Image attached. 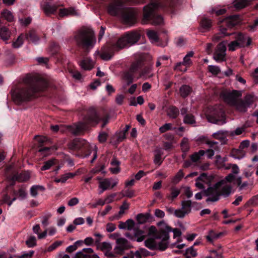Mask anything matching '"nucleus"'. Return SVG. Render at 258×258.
Wrapping results in <instances>:
<instances>
[{"label":"nucleus","instance_id":"1","mask_svg":"<svg viewBox=\"0 0 258 258\" xmlns=\"http://www.w3.org/2000/svg\"><path fill=\"white\" fill-rule=\"evenodd\" d=\"M181 0H151L149 4L143 7L142 23L160 25L163 22V18L158 12L175 14L181 5Z\"/></svg>","mask_w":258,"mask_h":258},{"label":"nucleus","instance_id":"2","mask_svg":"<svg viewBox=\"0 0 258 258\" xmlns=\"http://www.w3.org/2000/svg\"><path fill=\"white\" fill-rule=\"evenodd\" d=\"M22 86H17L11 91L14 101L19 105H24L38 97L47 88L46 82L31 78L23 80Z\"/></svg>","mask_w":258,"mask_h":258},{"label":"nucleus","instance_id":"3","mask_svg":"<svg viewBox=\"0 0 258 258\" xmlns=\"http://www.w3.org/2000/svg\"><path fill=\"white\" fill-rule=\"evenodd\" d=\"M241 20L239 15H234L224 19L219 20L218 25L219 28V33L214 36V38L219 40L221 38L226 36L234 35L236 41L242 46H248L251 43V39L248 37L246 43H245L246 37L241 32L238 33L231 32V30L237 25L239 24Z\"/></svg>","mask_w":258,"mask_h":258},{"label":"nucleus","instance_id":"4","mask_svg":"<svg viewBox=\"0 0 258 258\" xmlns=\"http://www.w3.org/2000/svg\"><path fill=\"white\" fill-rule=\"evenodd\" d=\"M141 38V34L137 31H131L118 37L116 41L111 44L104 46L101 52L98 51L101 58L104 60L111 59L115 51H118L128 45L137 43Z\"/></svg>","mask_w":258,"mask_h":258},{"label":"nucleus","instance_id":"5","mask_svg":"<svg viewBox=\"0 0 258 258\" xmlns=\"http://www.w3.org/2000/svg\"><path fill=\"white\" fill-rule=\"evenodd\" d=\"M107 12L111 16L117 17L125 24L132 26L137 22L138 12L133 8L123 7L120 1L110 3Z\"/></svg>","mask_w":258,"mask_h":258},{"label":"nucleus","instance_id":"6","mask_svg":"<svg viewBox=\"0 0 258 258\" xmlns=\"http://www.w3.org/2000/svg\"><path fill=\"white\" fill-rule=\"evenodd\" d=\"M73 40L77 47L83 50L84 55H86L96 43V37L93 31L88 29L77 31L74 34Z\"/></svg>","mask_w":258,"mask_h":258},{"label":"nucleus","instance_id":"7","mask_svg":"<svg viewBox=\"0 0 258 258\" xmlns=\"http://www.w3.org/2000/svg\"><path fill=\"white\" fill-rule=\"evenodd\" d=\"M238 96L237 90H233L231 92H225L222 94L225 100L234 105L236 109L240 112H245L254 102V97L250 94L246 95L244 100H236V98Z\"/></svg>","mask_w":258,"mask_h":258},{"label":"nucleus","instance_id":"8","mask_svg":"<svg viewBox=\"0 0 258 258\" xmlns=\"http://www.w3.org/2000/svg\"><path fill=\"white\" fill-rule=\"evenodd\" d=\"M70 152H73L81 157H86L90 155L92 152L89 143L84 139L76 138L68 144Z\"/></svg>","mask_w":258,"mask_h":258},{"label":"nucleus","instance_id":"9","mask_svg":"<svg viewBox=\"0 0 258 258\" xmlns=\"http://www.w3.org/2000/svg\"><path fill=\"white\" fill-rule=\"evenodd\" d=\"M110 116L109 113L104 111L102 117H101L94 109H90L87 114L84 117L83 120L86 125L95 126L100 120L102 121L101 127L104 128L108 123Z\"/></svg>","mask_w":258,"mask_h":258},{"label":"nucleus","instance_id":"10","mask_svg":"<svg viewBox=\"0 0 258 258\" xmlns=\"http://www.w3.org/2000/svg\"><path fill=\"white\" fill-rule=\"evenodd\" d=\"M130 71L133 73L139 72L141 77L150 76L151 69L150 67H144L143 61L140 59L132 63Z\"/></svg>","mask_w":258,"mask_h":258},{"label":"nucleus","instance_id":"11","mask_svg":"<svg viewBox=\"0 0 258 258\" xmlns=\"http://www.w3.org/2000/svg\"><path fill=\"white\" fill-rule=\"evenodd\" d=\"M208 121L210 122L222 125L226 123V115L222 109L214 110L207 116Z\"/></svg>","mask_w":258,"mask_h":258},{"label":"nucleus","instance_id":"12","mask_svg":"<svg viewBox=\"0 0 258 258\" xmlns=\"http://www.w3.org/2000/svg\"><path fill=\"white\" fill-rule=\"evenodd\" d=\"M116 242L117 245L114 248V250L117 254H122L124 250L133 247L130 242L124 238H117Z\"/></svg>","mask_w":258,"mask_h":258},{"label":"nucleus","instance_id":"13","mask_svg":"<svg viewBox=\"0 0 258 258\" xmlns=\"http://www.w3.org/2000/svg\"><path fill=\"white\" fill-rule=\"evenodd\" d=\"M226 50V46L220 43L216 47L213 54V58L217 62L223 61L225 60V51Z\"/></svg>","mask_w":258,"mask_h":258},{"label":"nucleus","instance_id":"14","mask_svg":"<svg viewBox=\"0 0 258 258\" xmlns=\"http://www.w3.org/2000/svg\"><path fill=\"white\" fill-rule=\"evenodd\" d=\"M200 30L202 32L208 31L212 26V22L211 19L206 17H203L200 22Z\"/></svg>","mask_w":258,"mask_h":258},{"label":"nucleus","instance_id":"15","mask_svg":"<svg viewBox=\"0 0 258 258\" xmlns=\"http://www.w3.org/2000/svg\"><path fill=\"white\" fill-rule=\"evenodd\" d=\"M172 230V228L171 227L166 225L165 229L160 230L159 234L156 236V238L157 239L162 238V241H166L169 239V232H171Z\"/></svg>","mask_w":258,"mask_h":258},{"label":"nucleus","instance_id":"16","mask_svg":"<svg viewBox=\"0 0 258 258\" xmlns=\"http://www.w3.org/2000/svg\"><path fill=\"white\" fill-rule=\"evenodd\" d=\"M223 184V181L217 183L214 187H209L203 191V194L206 197L214 195L218 192V189Z\"/></svg>","mask_w":258,"mask_h":258},{"label":"nucleus","instance_id":"17","mask_svg":"<svg viewBox=\"0 0 258 258\" xmlns=\"http://www.w3.org/2000/svg\"><path fill=\"white\" fill-rule=\"evenodd\" d=\"M39 143L38 151L42 153H48L50 148L48 147L43 146V144L47 141V138L45 137H37Z\"/></svg>","mask_w":258,"mask_h":258},{"label":"nucleus","instance_id":"18","mask_svg":"<svg viewBox=\"0 0 258 258\" xmlns=\"http://www.w3.org/2000/svg\"><path fill=\"white\" fill-rule=\"evenodd\" d=\"M164 152L160 148H157L155 150V155L154 158V163L160 166L162 164L164 159L162 158V156L163 155Z\"/></svg>","mask_w":258,"mask_h":258},{"label":"nucleus","instance_id":"19","mask_svg":"<svg viewBox=\"0 0 258 258\" xmlns=\"http://www.w3.org/2000/svg\"><path fill=\"white\" fill-rule=\"evenodd\" d=\"M110 164L112 167H110L109 169L112 173L117 174L120 172V168L119 167V165L120 164V162L115 157H113L111 161Z\"/></svg>","mask_w":258,"mask_h":258},{"label":"nucleus","instance_id":"20","mask_svg":"<svg viewBox=\"0 0 258 258\" xmlns=\"http://www.w3.org/2000/svg\"><path fill=\"white\" fill-rule=\"evenodd\" d=\"M58 6L55 5H51L48 3L45 4L43 7V10L47 16L54 14L56 12Z\"/></svg>","mask_w":258,"mask_h":258},{"label":"nucleus","instance_id":"21","mask_svg":"<svg viewBox=\"0 0 258 258\" xmlns=\"http://www.w3.org/2000/svg\"><path fill=\"white\" fill-rule=\"evenodd\" d=\"M192 89L189 85H183L179 88L180 96L183 98H185L191 93Z\"/></svg>","mask_w":258,"mask_h":258},{"label":"nucleus","instance_id":"22","mask_svg":"<svg viewBox=\"0 0 258 258\" xmlns=\"http://www.w3.org/2000/svg\"><path fill=\"white\" fill-rule=\"evenodd\" d=\"M155 238H149L146 239L145 242V246L152 250H156L158 248V245L156 241Z\"/></svg>","mask_w":258,"mask_h":258},{"label":"nucleus","instance_id":"23","mask_svg":"<svg viewBox=\"0 0 258 258\" xmlns=\"http://www.w3.org/2000/svg\"><path fill=\"white\" fill-rule=\"evenodd\" d=\"M179 114V111L177 107L175 106L169 107L167 112L168 116L172 119L176 118Z\"/></svg>","mask_w":258,"mask_h":258},{"label":"nucleus","instance_id":"24","mask_svg":"<svg viewBox=\"0 0 258 258\" xmlns=\"http://www.w3.org/2000/svg\"><path fill=\"white\" fill-rule=\"evenodd\" d=\"M78 63L81 68L84 70H90L93 68L90 59L88 58L79 60Z\"/></svg>","mask_w":258,"mask_h":258},{"label":"nucleus","instance_id":"25","mask_svg":"<svg viewBox=\"0 0 258 258\" xmlns=\"http://www.w3.org/2000/svg\"><path fill=\"white\" fill-rule=\"evenodd\" d=\"M230 155L235 159H241L245 156V152L242 149H233L231 150Z\"/></svg>","mask_w":258,"mask_h":258},{"label":"nucleus","instance_id":"26","mask_svg":"<svg viewBox=\"0 0 258 258\" xmlns=\"http://www.w3.org/2000/svg\"><path fill=\"white\" fill-rule=\"evenodd\" d=\"M249 0H235L234 3V6L237 10L243 9L249 4Z\"/></svg>","mask_w":258,"mask_h":258},{"label":"nucleus","instance_id":"27","mask_svg":"<svg viewBox=\"0 0 258 258\" xmlns=\"http://www.w3.org/2000/svg\"><path fill=\"white\" fill-rule=\"evenodd\" d=\"M26 38L34 43H36L39 40V37L36 34V31L34 30H31L27 32L26 34Z\"/></svg>","mask_w":258,"mask_h":258},{"label":"nucleus","instance_id":"28","mask_svg":"<svg viewBox=\"0 0 258 258\" xmlns=\"http://www.w3.org/2000/svg\"><path fill=\"white\" fill-rule=\"evenodd\" d=\"M147 35L153 43H157L159 41V36L154 30H148L147 32Z\"/></svg>","mask_w":258,"mask_h":258},{"label":"nucleus","instance_id":"29","mask_svg":"<svg viewBox=\"0 0 258 258\" xmlns=\"http://www.w3.org/2000/svg\"><path fill=\"white\" fill-rule=\"evenodd\" d=\"M100 239H96L95 241V244L97 246L98 248H100L101 250H110L111 249V246L109 243L106 242L100 243Z\"/></svg>","mask_w":258,"mask_h":258},{"label":"nucleus","instance_id":"30","mask_svg":"<svg viewBox=\"0 0 258 258\" xmlns=\"http://www.w3.org/2000/svg\"><path fill=\"white\" fill-rule=\"evenodd\" d=\"M110 185L111 183L109 179L106 178L103 181H100L99 187L101 188L102 190L99 191V194H102L104 191L107 190L110 187Z\"/></svg>","mask_w":258,"mask_h":258},{"label":"nucleus","instance_id":"31","mask_svg":"<svg viewBox=\"0 0 258 258\" xmlns=\"http://www.w3.org/2000/svg\"><path fill=\"white\" fill-rule=\"evenodd\" d=\"M1 16L8 21L11 22L14 21V16L12 13L7 9H4L1 12Z\"/></svg>","mask_w":258,"mask_h":258},{"label":"nucleus","instance_id":"32","mask_svg":"<svg viewBox=\"0 0 258 258\" xmlns=\"http://www.w3.org/2000/svg\"><path fill=\"white\" fill-rule=\"evenodd\" d=\"M11 35V32L9 29L6 27H2L0 30V36L2 39L7 40Z\"/></svg>","mask_w":258,"mask_h":258},{"label":"nucleus","instance_id":"33","mask_svg":"<svg viewBox=\"0 0 258 258\" xmlns=\"http://www.w3.org/2000/svg\"><path fill=\"white\" fill-rule=\"evenodd\" d=\"M227 161V158H222L220 155L216 156L215 164L218 168H222L225 167V163Z\"/></svg>","mask_w":258,"mask_h":258},{"label":"nucleus","instance_id":"34","mask_svg":"<svg viewBox=\"0 0 258 258\" xmlns=\"http://www.w3.org/2000/svg\"><path fill=\"white\" fill-rule=\"evenodd\" d=\"M144 231L141 229L136 228L134 231V235L137 241L141 242L145 238V236L144 235Z\"/></svg>","mask_w":258,"mask_h":258},{"label":"nucleus","instance_id":"35","mask_svg":"<svg viewBox=\"0 0 258 258\" xmlns=\"http://www.w3.org/2000/svg\"><path fill=\"white\" fill-rule=\"evenodd\" d=\"M183 121L185 124H194L196 123L195 117L191 113L185 114L183 117Z\"/></svg>","mask_w":258,"mask_h":258},{"label":"nucleus","instance_id":"36","mask_svg":"<svg viewBox=\"0 0 258 258\" xmlns=\"http://www.w3.org/2000/svg\"><path fill=\"white\" fill-rule=\"evenodd\" d=\"M84 127L82 124L75 125L73 126L70 127V131L74 135H78L82 133L84 131Z\"/></svg>","mask_w":258,"mask_h":258},{"label":"nucleus","instance_id":"37","mask_svg":"<svg viewBox=\"0 0 258 258\" xmlns=\"http://www.w3.org/2000/svg\"><path fill=\"white\" fill-rule=\"evenodd\" d=\"M232 187L230 185H225L222 187L221 191H218L220 196H224L225 197H228L231 192Z\"/></svg>","mask_w":258,"mask_h":258},{"label":"nucleus","instance_id":"38","mask_svg":"<svg viewBox=\"0 0 258 258\" xmlns=\"http://www.w3.org/2000/svg\"><path fill=\"white\" fill-rule=\"evenodd\" d=\"M45 188L41 185H33L30 188V194L33 197H36L38 195V191H43Z\"/></svg>","mask_w":258,"mask_h":258},{"label":"nucleus","instance_id":"39","mask_svg":"<svg viewBox=\"0 0 258 258\" xmlns=\"http://www.w3.org/2000/svg\"><path fill=\"white\" fill-rule=\"evenodd\" d=\"M30 178V175L29 173L26 172H23L20 173V174H18L15 175L13 177V179L14 180H19L20 181H26L29 180Z\"/></svg>","mask_w":258,"mask_h":258},{"label":"nucleus","instance_id":"40","mask_svg":"<svg viewBox=\"0 0 258 258\" xmlns=\"http://www.w3.org/2000/svg\"><path fill=\"white\" fill-rule=\"evenodd\" d=\"M150 214H139L137 216V220L139 224H144L148 220V219L150 218Z\"/></svg>","mask_w":258,"mask_h":258},{"label":"nucleus","instance_id":"41","mask_svg":"<svg viewBox=\"0 0 258 258\" xmlns=\"http://www.w3.org/2000/svg\"><path fill=\"white\" fill-rule=\"evenodd\" d=\"M192 202L190 200L183 201L181 202L182 209L187 213L189 214L191 212Z\"/></svg>","mask_w":258,"mask_h":258},{"label":"nucleus","instance_id":"42","mask_svg":"<svg viewBox=\"0 0 258 258\" xmlns=\"http://www.w3.org/2000/svg\"><path fill=\"white\" fill-rule=\"evenodd\" d=\"M74 12L75 10L73 8H70L69 9H60L59 11V16L60 17H63L69 14H74Z\"/></svg>","mask_w":258,"mask_h":258},{"label":"nucleus","instance_id":"43","mask_svg":"<svg viewBox=\"0 0 258 258\" xmlns=\"http://www.w3.org/2000/svg\"><path fill=\"white\" fill-rule=\"evenodd\" d=\"M24 37L23 34H21L15 41H13V47L15 48L20 47L24 43Z\"/></svg>","mask_w":258,"mask_h":258},{"label":"nucleus","instance_id":"44","mask_svg":"<svg viewBox=\"0 0 258 258\" xmlns=\"http://www.w3.org/2000/svg\"><path fill=\"white\" fill-rule=\"evenodd\" d=\"M55 159H50L44 163L43 165L41 167V170L44 171L49 169L52 166L55 164Z\"/></svg>","mask_w":258,"mask_h":258},{"label":"nucleus","instance_id":"45","mask_svg":"<svg viewBox=\"0 0 258 258\" xmlns=\"http://www.w3.org/2000/svg\"><path fill=\"white\" fill-rule=\"evenodd\" d=\"M170 190H171V196H168L167 198L171 199L172 200H174L180 194V191L179 189H178L174 187H172L170 188Z\"/></svg>","mask_w":258,"mask_h":258},{"label":"nucleus","instance_id":"46","mask_svg":"<svg viewBox=\"0 0 258 258\" xmlns=\"http://www.w3.org/2000/svg\"><path fill=\"white\" fill-rule=\"evenodd\" d=\"M50 51L53 56L57 55L59 50V46L56 43L53 42L50 44Z\"/></svg>","mask_w":258,"mask_h":258},{"label":"nucleus","instance_id":"47","mask_svg":"<svg viewBox=\"0 0 258 258\" xmlns=\"http://www.w3.org/2000/svg\"><path fill=\"white\" fill-rule=\"evenodd\" d=\"M75 258H99L96 254H85L82 251H78L75 255Z\"/></svg>","mask_w":258,"mask_h":258},{"label":"nucleus","instance_id":"48","mask_svg":"<svg viewBox=\"0 0 258 258\" xmlns=\"http://www.w3.org/2000/svg\"><path fill=\"white\" fill-rule=\"evenodd\" d=\"M184 174L182 169L179 170V171L176 173L175 176L174 177L172 182L174 183H177L179 181L181 180V179L183 177Z\"/></svg>","mask_w":258,"mask_h":258},{"label":"nucleus","instance_id":"49","mask_svg":"<svg viewBox=\"0 0 258 258\" xmlns=\"http://www.w3.org/2000/svg\"><path fill=\"white\" fill-rule=\"evenodd\" d=\"M172 124L171 123H166L160 127L159 132L160 133H164L168 131L172 130Z\"/></svg>","mask_w":258,"mask_h":258},{"label":"nucleus","instance_id":"50","mask_svg":"<svg viewBox=\"0 0 258 258\" xmlns=\"http://www.w3.org/2000/svg\"><path fill=\"white\" fill-rule=\"evenodd\" d=\"M228 135V132L224 131H219L213 135L214 138L217 139H223L224 137Z\"/></svg>","mask_w":258,"mask_h":258},{"label":"nucleus","instance_id":"51","mask_svg":"<svg viewBox=\"0 0 258 258\" xmlns=\"http://www.w3.org/2000/svg\"><path fill=\"white\" fill-rule=\"evenodd\" d=\"M258 205V195L252 197L245 204V207H248L251 205Z\"/></svg>","mask_w":258,"mask_h":258},{"label":"nucleus","instance_id":"52","mask_svg":"<svg viewBox=\"0 0 258 258\" xmlns=\"http://www.w3.org/2000/svg\"><path fill=\"white\" fill-rule=\"evenodd\" d=\"M181 148L183 152L186 153L188 151L189 147L187 143V139L183 138L180 144Z\"/></svg>","mask_w":258,"mask_h":258},{"label":"nucleus","instance_id":"53","mask_svg":"<svg viewBox=\"0 0 258 258\" xmlns=\"http://www.w3.org/2000/svg\"><path fill=\"white\" fill-rule=\"evenodd\" d=\"M26 245L29 247H33L36 245V239L34 236L29 237L26 241Z\"/></svg>","mask_w":258,"mask_h":258},{"label":"nucleus","instance_id":"54","mask_svg":"<svg viewBox=\"0 0 258 258\" xmlns=\"http://www.w3.org/2000/svg\"><path fill=\"white\" fill-rule=\"evenodd\" d=\"M208 71L214 75H217L220 72V68L216 66H209L208 67Z\"/></svg>","mask_w":258,"mask_h":258},{"label":"nucleus","instance_id":"55","mask_svg":"<svg viewBox=\"0 0 258 258\" xmlns=\"http://www.w3.org/2000/svg\"><path fill=\"white\" fill-rule=\"evenodd\" d=\"M237 47H243L241 46L238 41H236L235 40L234 41H231L228 44V48L230 51H234Z\"/></svg>","mask_w":258,"mask_h":258},{"label":"nucleus","instance_id":"56","mask_svg":"<svg viewBox=\"0 0 258 258\" xmlns=\"http://www.w3.org/2000/svg\"><path fill=\"white\" fill-rule=\"evenodd\" d=\"M174 214L176 217L183 218L186 214H188V213L181 208V209L175 210Z\"/></svg>","mask_w":258,"mask_h":258},{"label":"nucleus","instance_id":"57","mask_svg":"<svg viewBox=\"0 0 258 258\" xmlns=\"http://www.w3.org/2000/svg\"><path fill=\"white\" fill-rule=\"evenodd\" d=\"M108 135L104 132H100L98 135V140L100 143H103L106 141Z\"/></svg>","mask_w":258,"mask_h":258},{"label":"nucleus","instance_id":"58","mask_svg":"<svg viewBox=\"0 0 258 258\" xmlns=\"http://www.w3.org/2000/svg\"><path fill=\"white\" fill-rule=\"evenodd\" d=\"M160 231H158L156 228L154 226H151L149 229V234L153 236L156 238L157 235L159 234Z\"/></svg>","mask_w":258,"mask_h":258},{"label":"nucleus","instance_id":"59","mask_svg":"<svg viewBox=\"0 0 258 258\" xmlns=\"http://www.w3.org/2000/svg\"><path fill=\"white\" fill-rule=\"evenodd\" d=\"M226 12L225 9H219L217 8H214L212 9V12L215 13L217 16L222 15L224 14Z\"/></svg>","mask_w":258,"mask_h":258},{"label":"nucleus","instance_id":"60","mask_svg":"<svg viewBox=\"0 0 258 258\" xmlns=\"http://www.w3.org/2000/svg\"><path fill=\"white\" fill-rule=\"evenodd\" d=\"M123 192V197H126L127 198H131L135 196V191L133 190L127 189L124 190Z\"/></svg>","mask_w":258,"mask_h":258},{"label":"nucleus","instance_id":"61","mask_svg":"<svg viewBox=\"0 0 258 258\" xmlns=\"http://www.w3.org/2000/svg\"><path fill=\"white\" fill-rule=\"evenodd\" d=\"M188 253H190L193 257H195L197 256V252L194 248L193 246L186 249L185 254H188Z\"/></svg>","mask_w":258,"mask_h":258},{"label":"nucleus","instance_id":"62","mask_svg":"<svg viewBox=\"0 0 258 258\" xmlns=\"http://www.w3.org/2000/svg\"><path fill=\"white\" fill-rule=\"evenodd\" d=\"M212 197H209L206 199L207 202H214L218 201L219 200L220 194H219L218 192H217V194H215L214 195H212Z\"/></svg>","mask_w":258,"mask_h":258},{"label":"nucleus","instance_id":"63","mask_svg":"<svg viewBox=\"0 0 258 258\" xmlns=\"http://www.w3.org/2000/svg\"><path fill=\"white\" fill-rule=\"evenodd\" d=\"M182 63H183V66H184L186 68H187L190 67L192 65V62L190 58L186 57V56H185L183 58Z\"/></svg>","mask_w":258,"mask_h":258},{"label":"nucleus","instance_id":"64","mask_svg":"<svg viewBox=\"0 0 258 258\" xmlns=\"http://www.w3.org/2000/svg\"><path fill=\"white\" fill-rule=\"evenodd\" d=\"M34 251L33 250H30L27 252H25L21 255L18 256L19 258H30L34 254Z\"/></svg>","mask_w":258,"mask_h":258}]
</instances>
